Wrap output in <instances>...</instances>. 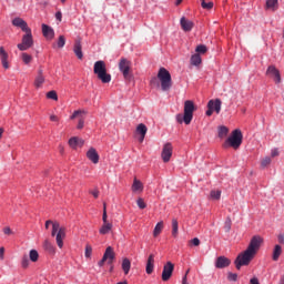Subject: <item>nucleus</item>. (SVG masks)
<instances>
[{"label":"nucleus","mask_w":284,"mask_h":284,"mask_svg":"<svg viewBox=\"0 0 284 284\" xmlns=\"http://www.w3.org/2000/svg\"><path fill=\"white\" fill-rule=\"evenodd\" d=\"M142 190H143V183L135 178L132 184V192H141Z\"/></svg>","instance_id":"28"},{"label":"nucleus","mask_w":284,"mask_h":284,"mask_svg":"<svg viewBox=\"0 0 284 284\" xmlns=\"http://www.w3.org/2000/svg\"><path fill=\"white\" fill-rule=\"evenodd\" d=\"M47 99H51L52 101H59V95L57 91L52 90L47 93Z\"/></svg>","instance_id":"36"},{"label":"nucleus","mask_w":284,"mask_h":284,"mask_svg":"<svg viewBox=\"0 0 284 284\" xmlns=\"http://www.w3.org/2000/svg\"><path fill=\"white\" fill-rule=\"evenodd\" d=\"M83 125H85V121L83 119H80L78 122V130H83Z\"/></svg>","instance_id":"52"},{"label":"nucleus","mask_w":284,"mask_h":284,"mask_svg":"<svg viewBox=\"0 0 284 284\" xmlns=\"http://www.w3.org/2000/svg\"><path fill=\"white\" fill-rule=\"evenodd\" d=\"M42 34L45 39L52 40L54 39V29L48 24H42Z\"/></svg>","instance_id":"21"},{"label":"nucleus","mask_w":284,"mask_h":284,"mask_svg":"<svg viewBox=\"0 0 284 284\" xmlns=\"http://www.w3.org/2000/svg\"><path fill=\"white\" fill-rule=\"evenodd\" d=\"M105 257H102V260L98 263L99 267H103V265H105Z\"/></svg>","instance_id":"58"},{"label":"nucleus","mask_w":284,"mask_h":284,"mask_svg":"<svg viewBox=\"0 0 284 284\" xmlns=\"http://www.w3.org/2000/svg\"><path fill=\"white\" fill-rule=\"evenodd\" d=\"M281 254H283V248L281 245H275L274 251H273V261H278L281 257Z\"/></svg>","instance_id":"30"},{"label":"nucleus","mask_w":284,"mask_h":284,"mask_svg":"<svg viewBox=\"0 0 284 284\" xmlns=\"http://www.w3.org/2000/svg\"><path fill=\"white\" fill-rule=\"evenodd\" d=\"M195 52H197V54H205V52H207V47L205 44H199Z\"/></svg>","instance_id":"37"},{"label":"nucleus","mask_w":284,"mask_h":284,"mask_svg":"<svg viewBox=\"0 0 284 284\" xmlns=\"http://www.w3.org/2000/svg\"><path fill=\"white\" fill-rule=\"evenodd\" d=\"M84 256L85 258H90V256H92V246L89 244L85 246Z\"/></svg>","instance_id":"45"},{"label":"nucleus","mask_w":284,"mask_h":284,"mask_svg":"<svg viewBox=\"0 0 284 284\" xmlns=\"http://www.w3.org/2000/svg\"><path fill=\"white\" fill-rule=\"evenodd\" d=\"M21 59L24 65H30V63H32V55L28 54L27 52L21 53Z\"/></svg>","instance_id":"33"},{"label":"nucleus","mask_w":284,"mask_h":284,"mask_svg":"<svg viewBox=\"0 0 284 284\" xmlns=\"http://www.w3.org/2000/svg\"><path fill=\"white\" fill-rule=\"evenodd\" d=\"M271 156H278V150L277 149H274L271 153Z\"/></svg>","instance_id":"61"},{"label":"nucleus","mask_w":284,"mask_h":284,"mask_svg":"<svg viewBox=\"0 0 284 284\" xmlns=\"http://www.w3.org/2000/svg\"><path fill=\"white\" fill-rule=\"evenodd\" d=\"M160 81V83H159ZM152 88H160L163 92L170 91L172 88V74H170V71L165 68H160L158 72V78L154 77L150 81Z\"/></svg>","instance_id":"2"},{"label":"nucleus","mask_w":284,"mask_h":284,"mask_svg":"<svg viewBox=\"0 0 284 284\" xmlns=\"http://www.w3.org/2000/svg\"><path fill=\"white\" fill-rule=\"evenodd\" d=\"M201 7L204 9V10H212L214 8V2H201Z\"/></svg>","instance_id":"41"},{"label":"nucleus","mask_w":284,"mask_h":284,"mask_svg":"<svg viewBox=\"0 0 284 284\" xmlns=\"http://www.w3.org/2000/svg\"><path fill=\"white\" fill-rule=\"evenodd\" d=\"M172 236L176 239L179 236V220H172Z\"/></svg>","instance_id":"29"},{"label":"nucleus","mask_w":284,"mask_h":284,"mask_svg":"<svg viewBox=\"0 0 284 284\" xmlns=\"http://www.w3.org/2000/svg\"><path fill=\"white\" fill-rule=\"evenodd\" d=\"M57 45L58 48H63L65 45V37L60 36Z\"/></svg>","instance_id":"46"},{"label":"nucleus","mask_w":284,"mask_h":284,"mask_svg":"<svg viewBox=\"0 0 284 284\" xmlns=\"http://www.w3.org/2000/svg\"><path fill=\"white\" fill-rule=\"evenodd\" d=\"M73 52L78 59H83V47L81 45V40H75Z\"/></svg>","instance_id":"22"},{"label":"nucleus","mask_w":284,"mask_h":284,"mask_svg":"<svg viewBox=\"0 0 284 284\" xmlns=\"http://www.w3.org/2000/svg\"><path fill=\"white\" fill-rule=\"evenodd\" d=\"M211 199L219 201L221 199V191H211Z\"/></svg>","instance_id":"47"},{"label":"nucleus","mask_w":284,"mask_h":284,"mask_svg":"<svg viewBox=\"0 0 284 284\" xmlns=\"http://www.w3.org/2000/svg\"><path fill=\"white\" fill-rule=\"evenodd\" d=\"M12 26H14L16 28H20L22 32H28V30H31L28 27V22H26L23 19L21 18H14L12 20Z\"/></svg>","instance_id":"15"},{"label":"nucleus","mask_w":284,"mask_h":284,"mask_svg":"<svg viewBox=\"0 0 284 284\" xmlns=\"http://www.w3.org/2000/svg\"><path fill=\"white\" fill-rule=\"evenodd\" d=\"M270 163H272V158L266 156L262 160L261 165H262V168H267V165H270Z\"/></svg>","instance_id":"44"},{"label":"nucleus","mask_w":284,"mask_h":284,"mask_svg":"<svg viewBox=\"0 0 284 284\" xmlns=\"http://www.w3.org/2000/svg\"><path fill=\"white\" fill-rule=\"evenodd\" d=\"M50 121L59 122V116L52 114V115H50Z\"/></svg>","instance_id":"57"},{"label":"nucleus","mask_w":284,"mask_h":284,"mask_svg":"<svg viewBox=\"0 0 284 284\" xmlns=\"http://www.w3.org/2000/svg\"><path fill=\"white\" fill-rule=\"evenodd\" d=\"M132 62H130L128 59L122 58L119 62V70L122 72L123 78L125 81H132Z\"/></svg>","instance_id":"7"},{"label":"nucleus","mask_w":284,"mask_h":284,"mask_svg":"<svg viewBox=\"0 0 284 284\" xmlns=\"http://www.w3.org/2000/svg\"><path fill=\"white\" fill-rule=\"evenodd\" d=\"M6 254V248L0 247V260L3 261Z\"/></svg>","instance_id":"56"},{"label":"nucleus","mask_w":284,"mask_h":284,"mask_svg":"<svg viewBox=\"0 0 284 284\" xmlns=\"http://www.w3.org/2000/svg\"><path fill=\"white\" fill-rule=\"evenodd\" d=\"M161 232H163V222H159L153 231V236H159V234H161Z\"/></svg>","instance_id":"35"},{"label":"nucleus","mask_w":284,"mask_h":284,"mask_svg":"<svg viewBox=\"0 0 284 284\" xmlns=\"http://www.w3.org/2000/svg\"><path fill=\"white\" fill-rule=\"evenodd\" d=\"M266 74L273 79L275 83H281V71L274 65H270L266 70Z\"/></svg>","instance_id":"12"},{"label":"nucleus","mask_w":284,"mask_h":284,"mask_svg":"<svg viewBox=\"0 0 284 284\" xmlns=\"http://www.w3.org/2000/svg\"><path fill=\"white\" fill-rule=\"evenodd\" d=\"M201 54L195 53L191 57V65H201Z\"/></svg>","instance_id":"31"},{"label":"nucleus","mask_w":284,"mask_h":284,"mask_svg":"<svg viewBox=\"0 0 284 284\" xmlns=\"http://www.w3.org/2000/svg\"><path fill=\"white\" fill-rule=\"evenodd\" d=\"M132 267V262L128 257L123 258L122 261V270L124 274H130V268Z\"/></svg>","instance_id":"26"},{"label":"nucleus","mask_w":284,"mask_h":284,"mask_svg":"<svg viewBox=\"0 0 284 284\" xmlns=\"http://www.w3.org/2000/svg\"><path fill=\"white\" fill-rule=\"evenodd\" d=\"M104 260L108 261L109 265H112L114 258L116 257V254L114 253V248L112 246H108L104 254H103Z\"/></svg>","instance_id":"17"},{"label":"nucleus","mask_w":284,"mask_h":284,"mask_svg":"<svg viewBox=\"0 0 284 284\" xmlns=\"http://www.w3.org/2000/svg\"><path fill=\"white\" fill-rule=\"evenodd\" d=\"M231 264H232V261L225 256H219L215 261V267L217 270L230 267Z\"/></svg>","instance_id":"14"},{"label":"nucleus","mask_w":284,"mask_h":284,"mask_svg":"<svg viewBox=\"0 0 284 284\" xmlns=\"http://www.w3.org/2000/svg\"><path fill=\"white\" fill-rule=\"evenodd\" d=\"M224 230H225V232H230V230H232V219L227 217L225 220Z\"/></svg>","instance_id":"42"},{"label":"nucleus","mask_w":284,"mask_h":284,"mask_svg":"<svg viewBox=\"0 0 284 284\" xmlns=\"http://www.w3.org/2000/svg\"><path fill=\"white\" fill-rule=\"evenodd\" d=\"M21 265L24 270L30 265V260L28 258V256L22 257Z\"/></svg>","instance_id":"48"},{"label":"nucleus","mask_w":284,"mask_h":284,"mask_svg":"<svg viewBox=\"0 0 284 284\" xmlns=\"http://www.w3.org/2000/svg\"><path fill=\"white\" fill-rule=\"evenodd\" d=\"M90 194H92V196H94V199H99V190H94V191H90Z\"/></svg>","instance_id":"55"},{"label":"nucleus","mask_w":284,"mask_h":284,"mask_svg":"<svg viewBox=\"0 0 284 284\" xmlns=\"http://www.w3.org/2000/svg\"><path fill=\"white\" fill-rule=\"evenodd\" d=\"M118 284H128V282H125V281L124 282H119Z\"/></svg>","instance_id":"64"},{"label":"nucleus","mask_w":284,"mask_h":284,"mask_svg":"<svg viewBox=\"0 0 284 284\" xmlns=\"http://www.w3.org/2000/svg\"><path fill=\"white\" fill-rule=\"evenodd\" d=\"M280 284H284V274L282 275V277L280 280Z\"/></svg>","instance_id":"63"},{"label":"nucleus","mask_w":284,"mask_h":284,"mask_svg":"<svg viewBox=\"0 0 284 284\" xmlns=\"http://www.w3.org/2000/svg\"><path fill=\"white\" fill-rule=\"evenodd\" d=\"M9 58L10 55L8 54V51H6V48L0 47V61L4 70H10V62H8Z\"/></svg>","instance_id":"13"},{"label":"nucleus","mask_w":284,"mask_h":284,"mask_svg":"<svg viewBox=\"0 0 284 284\" xmlns=\"http://www.w3.org/2000/svg\"><path fill=\"white\" fill-rule=\"evenodd\" d=\"M277 239H278V243H281L282 245H284V235H283V234H280Z\"/></svg>","instance_id":"59"},{"label":"nucleus","mask_w":284,"mask_h":284,"mask_svg":"<svg viewBox=\"0 0 284 284\" xmlns=\"http://www.w3.org/2000/svg\"><path fill=\"white\" fill-rule=\"evenodd\" d=\"M87 159H89V161H92L94 163V165H97V163H99V152H97V149L94 148H90L89 151L87 152Z\"/></svg>","instance_id":"19"},{"label":"nucleus","mask_w":284,"mask_h":284,"mask_svg":"<svg viewBox=\"0 0 284 284\" xmlns=\"http://www.w3.org/2000/svg\"><path fill=\"white\" fill-rule=\"evenodd\" d=\"M93 72L103 83H110V81H112V75L108 73V68L105 67V62L103 60H99L94 63Z\"/></svg>","instance_id":"5"},{"label":"nucleus","mask_w":284,"mask_h":284,"mask_svg":"<svg viewBox=\"0 0 284 284\" xmlns=\"http://www.w3.org/2000/svg\"><path fill=\"white\" fill-rule=\"evenodd\" d=\"M84 143H85V141L78 136H73L69 140V145H70V148H72V150H77V148H83Z\"/></svg>","instance_id":"18"},{"label":"nucleus","mask_w":284,"mask_h":284,"mask_svg":"<svg viewBox=\"0 0 284 284\" xmlns=\"http://www.w3.org/2000/svg\"><path fill=\"white\" fill-rule=\"evenodd\" d=\"M221 99L210 100L207 103L206 116H212L214 112H216V114H221Z\"/></svg>","instance_id":"9"},{"label":"nucleus","mask_w":284,"mask_h":284,"mask_svg":"<svg viewBox=\"0 0 284 284\" xmlns=\"http://www.w3.org/2000/svg\"><path fill=\"white\" fill-rule=\"evenodd\" d=\"M26 34L22 37V42L19 43L18 50H20L21 52H26V50H30V48H32V45H34V39L32 38V30L29 29L28 31H24Z\"/></svg>","instance_id":"8"},{"label":"nucleus","mask_w":284,"mask_h":284,"mask_svg":"<svg viewBox=\"0 0 284 284\" xmlns=\"http://www.w3.org/2000/svg\"><path fill=\"white\" fill-rule=\"evenodd\" d=\"M229 132H230V130L227 129V126H220L219 128V138L225 139V136H227Z\"/></svg>","instance_id":"34"},{"label":"nucleus","mask_w":284,"mask_h":284,"mask_svg":"<svg viewBox=\"0 0 284 284\" xmlns=\"http://www.w3.org/2000/svg\"><path fill=\"white\" fill-rule=\"evenodd\" d=\"M250 283L251 284H261V283H258V278L257 277L251 278Z\"/></svg>","instance_id":"60"},{"label":"nucleus","mask_w":284,"mask_h":284,"mask_svg":"<svg viewBox=\"0 0 284 284\" xmlns=\"http://www.w3.org/2000/svg\"><path fill=\"white\" fill-rule=\"evenodd\" d=\"M263 243V237L255 235L252 237L247 248L237 255L235 258V267L236 270H241L243 265H247L252 263L253 258L256 256L258 250H261V245Z\"/></svg>","instance_id":"1"},{"label":"nucleus","mask_w":284,"mask_h":284,"mask_svg":"<svg viewBox=\"0 0 284 284\" xmlns=\"http://www.w3.org/2000/svg\"><path fill=\"white\" fill-rule=\"evenodd\" d=\"M174 272V265L172 262H168L164 266H163V271H162V281L166 282L169 278H172V274Z\"/></svg>","instance_id":"11"},{"label":"nucleus","mask_w":284,"mask_h":284,"mask_svg":"<svg viewBox=\"0 0 284 284\" xmlns=\"http://www.w3.org/2000/svg\"><path fill=\"white\" fill-rule=\"evenodd\" d=\"M3 233L7 234L8 236H10V234H13L12 229H10L9 226H6L3 229Z\"/></svg>","instance_id":"53"},{"label":"nucleus","mask_w":284,"mask_h":284,"mask_svg":"<svg viewBox=\"0 0 284 284\" xmlns=\"http://www.w3.org/2000/svg\"><path fill=\"white\" fill-rule=\"evenodd\" d=\"M55 19H57L58 21H62V19H63V13H61V11H58V12L55 13Z\"/></svg>","instance_id":"54"},{"label":"nucleus","mask_w":284,"mask_h":284,"mask_svg":"<svg viewBox=\"0 0 284 284\" xmlns=\"http://www.w3.org/2000/svg\"><path fill=\"white\" fill-rule=\"evenodd\" d=\"M180 26L184 32H192V28H194V22H192V20H187L185 17H182L180 20Z\"/></svg>","instance_id":"16"},{"label":"nucleus","mask_w":284,"mask_h":284,"mask_svg":"<svg viewBox=\"0 0 284 284\" xmlns=\"http://www.w3.org/2000/svg\"><path fill=\"white\" fill-rule=\"evenodd\" d=\"M145 272L146 274H152V272H154V254L149 255Z\"/></svg>","instance_id":"23"},{"label":"nucleus","mask_w":284,"mask_h":284,"mask_svg":"<svg viewBox=\"0 0 284 284\" xmlns=\"http://www.w3.org/2000/svg\"><path fill=\"white\" fill-rule=\"evenodd\" d=\"M29 258L32 263H37V261H39V252L37 250H31L29 252Z\"/></svg>","instance_id":"32"},{"label":"nucleus","mask_w":284,"mask_h":284,"mask_svg":"<svg viewBox=\"0 0 284 284\" xmlns=\"http://www.w3.org/2000/svg\"><path fill=\"white\" fill-rule=\"evenodd\" d=\"M102 221H103V223H110V222H108V204H105V203H103Z\"/></svg>","instance_id":"40"},{"label":"nucleus","mask_w":284,"mask_h":284,"mask_svg":"<svg viewBox=\"0 0 284 284\" xmlns=\"http://www.w3.org/2000/svg\"><path fill=\"white\" fill-rule=\"evenodd\" d=\"M136 134H140L142 139H145V135L148 134V126L143 123H140L135 129Z\"/></svg>","instance_id":"24"},{"label":"nucleus","mask_w":284,"mask_h":284,"mask_svg":"<svg viewBox=\"0 0 284 284\" xmlns=\"http://www.w3.org/2000/svg\"><path fill=\"white\" fill-rule=\"evenodd\" d=\"M3 128H0V139L3 136Z\"/></svg>","instance_id":"62"},{"label":"nucleus","mask_w":284,"mask_h":284,"mask_svg":"<svg viewBox=\"0 0 284 284\" xmlns=\"http://www.w3.org/2000/svg\"><path fill=\"white\" fill-rule=\"evenodd\" d=\"M190 243L191 245H194V247H199V245H201V240H199V237H194Z\"/></svg>","instance_id":"50"},{"label":"nucleus","mask_w":284,"mask_h":284,"mask_svg":"<svg viewBox=\"0 0 284 284\" xmlns=\"http://www.w3.org/2000/svg\"><path fill=\"white\" fill-rule=\"evenodd\" d=\"M99 232L102 235L110 234V232H112V223H103Z\"/></svg>","instance_id":"25"},{"label":"nucleus","mask_w":284,"mask_h":284,"mask_svg":"<svg viewBox=\"0 0 284 284\" xmlns=\"http://www.w3.org/2000/svg\"><path fill=\"white\" fill-rule=\"evenodd\" d=\"M67 229L61 226L59 222L53 223V229L51 231V236H55V243L58 247L63 248V239H65Z\"/></svg>","instance_id":"6"},{"label":"nucleus","mask_w":284,"mask_h":284,"mask_svg":"<svg viewBox=\"0 0 284 284\" xmlns=\"http://www.w3.org/2000/svg\"><path fill=\"white\" fill-rule=\"evenodd\" d=\"M194 102L192 100H186L184 102V114H178L176 121L178 123H185V125H190L192 123V119H194Z\"/></svg>","instance_id":"3"},{"label":"nucleus","mask_w":284,"mask_h":284,"mask_svg":"<svg viewBox=\"0 0 284 284\" xmlns=\"http://www.w3.org/2000/svg\"><path fill=\"white\" fill-rule=\"evenodd\" d=\"M227 281L236 283V281H239V274L232 272L227 273Z\"/></svg>","instance_id":"39"},{"label":"nucleus","mask_w":284,"mask_h":284,"mask_svg":"<svg viewBox=\"0 0 284 284\" xmlns=\"http://www.w3.org/2000/svg\"><path fill=\"white\" fill-rule=\"evenodd\" d=\"M136 204H138V207H140V210H145V207H148V204H145V201H143V197L138 199Z\"/></svg>","instance_id":"43"},{"label":"nucleus","mask_w":284,"mask_h":284,"mask_svg":"<svg viewBox=\"0 0 284 284\" xmlns=\"http://www.w3.org/2000/svg\"><path fill=\"white\" fill-rule=\"evenodd\" d=\"M43 247L47 250V252H54V246H52V243H50L48 240L44 241Z\"/></svg>","instance_id":"38"},{"label":"nucleus","mask_w":284,"mask_h":284,"mask_svg":"<svg viewBox=\"0 0 284 284\" xmlns=\"http://www.w3.org/2000/svg\"><path fill=\"white\" fill-rule=\"evenodd\" d=\"M243 144V132L240 129H235L231 136H229L223 143V148L227 150V148H233V150H239Z\"/></svg>","instance_id":"4"},{"label":"nucleus","mask_w":284,"mask_h":284,"mask_svg":"<svg viewBox=\"0 0 284 284\" xmlns=\"http://www.w3.org/2000/svg\"><path fill=\"white\" fill-rule=\"evenodd\" d=\"M172 152H173V148H172V143L168 142L163 145L162 149V161L163 163H170V160L172 159Z\"/></svg>","instance_id":"10"},{"label":"nucleus","mask_w":284,"mask_h":284,"mask_svg":"<svg viewBox=\"0 0 284 284\" xmlns=\"http://www.w3.org/2000/svg\"><path fill=\"white\" fill-rule=\"evenodd\" d=\"M266 10H272L273 12H275V10H278V0H267Z\"/></svg>","instance_id":"27"},{"label":"nucleus","mask_w":284,"mask_h":284,"mask_svg":"<svg viewBox=\"0 0 284 284\" xmlns=\"http://www.w3.org/2000/svg\"><path fill=\"white\" fill-rule=\"evenodd\" d=\"M79 114H88V111H81V110L74 111L73 114L71 115V120L77 119Z\"/></svg>","instance_id":"49"},{"label":"nucleus","mask_w":284,"mask_h":284,"mask_svg":"<svg viewBox=\"0 0 284 284\" xmlns=\"http://www.w3.org/2000/svg\"><path fill=\"white\" fill-rule=\"evenodd\" d=\"M43 83H45V77H43V69H39L38 75L34 79V88H42Z\"/></svg>","instance_id":"20"},{"label":"nucleus","mask_w":284,"mask_h":284,"mask_svg":"<svg viewBox=\"0 0 284 284\" xmlns=\"http://www.w3.org/2000/svg\"><path fill=\"white\" fill-rule=\"evenodd\" d=\"M54 222L52 220H48L44 224L45 230H49L50 225H52V230H54Z\"/></svg>","instance_id":"51"}]
</instances>
